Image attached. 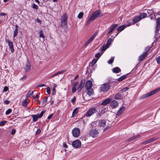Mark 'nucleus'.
I'll return each mask as SVG.
<instances>
[{
	"label": "nucleus",
	"instance_id": "5",
	"mask_svg": "<svg viewBox=\"0 0 160 160\" xmlns=\"http://www.w3.org/2000/svg\"><path fill=\"white\" fill-rule=\"evenodd\" d=\"M110 87V85L108 83H105L102 84L100 87L101 91L104 92L108 90Z\"/></svg>",
	"mask_w": 160,
	"mask_h": 160
},
{
	"label": "nucleus",
	"instance_id": "63",
	"mask_svg": "<svg viewBox=\"0 0 160 160\" xmlns=\"http://www.w3.org/2000/svg\"><path fill=\"white\" fill-rule=\"evenodd\" d=\"M55 93H56L55 89L54 88H53L52 89V95H54L55 94Z\"/></svg>",
	"mask_w": 160,
	"mask_h": 160
},
{
	"label": "nucleus",
	"instance_id": "46",
	"mask_svg": "<svg viewBox=\"0 0 160 160\" xmlns=\"http://www.w3.org/2000/svg\"><path fill=\"white\" fill-rule=\"evenodd\" d=\"M7 122V121L4 120L0 122V126H3Z\"/></svg>",
	"mask_w": 160,
	"mask_h": 160
},
{
	"label": "nucleus",
	"instance_id": "29",
	"mask_svg": "<svg viewBox=\"0 0 160 160\" xmlns=\"http://www.w3.org/2000/svg\"><path fill=\"white\" fill-rule=\"evenodd\" d=\"M31 116L32 118V120L33 122H36L38 120V119L35 115H32Z\"/></svg>",
	"mask_w": 160,
	"mask_h": 160
},
{
	"label": "nucleus",
	"instance_id": "4",
	"mask_svg": "<svg viewBox=\"0 0 160 160\" xmlns=\"http://www.w3.org/2000/svg\"><path fill=\"white\" fill-rule=\"evenodd\" d=\"M103 15L101 14L100 10L96 11L92 15L91 17L93 20H95L97 18L100 17Z\"/></svg>",
	"mask_w": 160,
	"mask_h": 160
},
{
	"label": "nucleus",
	"instance_id": "18",
	"mask_svg": "<svg viewBox=\"0 0 160 160\" xmlns=\"http://www.w3.org/2000/svg\"><path fill=\"white\" fill-rule=\"evenodd\" d=\"M140 137V136L139 134H138L137 135L134 136L132 137L129 138L127 140V141L128 142H130L132 141H133L136 139H137Z\"/></svg>",
	"mask_w": 160,
	"mask_h": 160
},
{
	"label": "nucleus",
	"instance_id": "19",
	"mask_svg": "<svg viewBox=\"0 0 160 160\" xmlns=\"http://www.w3.org/2000/svg\"><path fill=\"white\" fill-rule=\"evenodd\" d=\"M18 26L17 25H16L15 26V30L14 31V34H13V37H15L18 35Z\"/></svg>",
	"mask_w": 160,
	"mask_h": 160
},
{
	"label": "nucleus",
	"instance_id": "64",
	"mask_svg": "<svg viewBox=\"0 0 160 160\" xmlns=\"http://www.w3.org/2000/svg\"><path fill=\"white\" fill-rule=\"evenodd\" d=\"M36 20H37V22H38L40 24H41L42 22L41 20L40 19H39L38 18H37L36 19Z\"/></svg>",
	"mask_w": 160,
	"mask_h": 160
},
{
	"label": "nucleus",
	"instance_id": "16",
	"mask_svg": "<svg viewBox=\"0 0 160 160\" xmlns=\"http://www.w3.org/2000/svg\"><path fill=\"white\" fill-rule=\"evenodd\" d=\"M148 55V52H145L144 53L140 55L139 58L138 60L141 61L144 59Z\"/></svg>",
	"mask_w": 160,
	"mask_h": 160
},
{
	"label": "nucleus",
	"instance_id": "45",
	"mask_svg": "<svg viewBox=\"0 0 160 160\" xmlns=\"http://www.w3.org/2000/svg\"><path fill=\"white\" fill-rule=\"evenodd\" d=\"M128 74L126 75H123L121 77V81L127 78V76L128 75Z\"/></svg>",
	"mask_w": 160,
	"mask_h": 160
},
{
	"label": "nucleus",
	"instance_id": "62",
	"mask_svg": "<svg viewBox=\"0 0 160 160\" xmlns=\"http://www.w3.org/2000/svg\"><path fill=\"white\" fill-rule=\"evenodd\" d=\"M150 49V47L149 46H148V47H147L145 49V50L146 51L145 52H147L148 51H149V50Z\"/></svg>",
	"mask_w": 160,
	"mask_h": 160
},
{
	"label": "nucleus",
	"instance_id": "60",
	"mask_svg": "<svg viewBox=\"0 0 160 160\" xmlns=\"http://www.w3.org/2000/svg\"><path fill=\"white\" fill-rule=\"evenodd\" d=\"M98 32V31H96V32L94 33V34L92 35V36L95 38L96 36L97 35Z\"/></svg>",
	"mask_w": 160,
	"mask_h": 160
},
{
	"label": "nucleus",
	"instance_id": "42",
	"mask_svg": "<svg viewBox=\"0 0 160 160\" xmlns=\"http://www.w3.org/2000/svg\"><path fill=\"white\" fill-rule=\"evenodd\" d=\"M12 111V110L11 109H9L6 111L5 112V114L6 115H8L10 114Z\"/></svg>",
	"mask_w": 160,
	"mask_h": 160
},
{
	"label": "nucleus",
	"instance_id": "58",
	"mask_svg": "<svg viewBox=\"0 0 160 160\" xmlns=\"http://www.w3.org/2000/svg\"><path fill=\"white\" fill-rule=\"evenodd\" d=\"M150 17L151 19H156V15L155 14H154L153 16L152 15H150Z\"/></svg>",
	"mask_w": 160,
	"mask_h": 160
},
{
	"label": "nucleus",
	"instance_id": "12",
	"mask_svg": "<svg viewBox=\"0 0 160 160\" xmlns=\"http://www.w3.org/2000/svg\"><path fill=\"white\" fill-rule=\"evenodd\" d=\"M118 26V25L116 24H113L110 26L108 28V32L107 35H108L111 33L115 28H116Z\"/></svg>",
	"mask_w": 160,
	"mask_h": 160
},
{
	"label": "nucleus",
	"instance_id": "3",
	"mask_svg": "<svg viewBox=\"0 0 160 160\" xmlns=\"http://www.w3.org/2000/svg\"><path fill=\"white\" fill-rule=\"evenodd\" d=\"M159 91H160V88H158L150 92L143 95L142 96V98H148L149 96H151V95L155 94V93L158 92Z\"/></svg>",
	"mask_w": 160,
	"mask_h": 160
},
{
	"label": "nucleus",
	"instance_id": "51",
	"mask_svg": "<svg viewBox=\"0 0 160 160\" xmlns=\"http://www.w3.org/2000/svg\"><path fill=\"white\" fill-rule=\"evenodd\" d=\"M125 108L124 107L122 106L121 107V114L125 110Z\"/></svg>",
	"mask_w": 160,
	"mask_h": 160
},
{
	"label": "nucleus",
	"instance_id": "2",
	"mask_svg": "<svg viewBox=\"0 0 160 160\" xmlns=\"http://www.w3.org/2000/svg\"><path fill=\"white\" fill-rule=\"evenodd\" d=\"M72 133L73 137L78 138L80 134V130L78 128H75L72 130Z\"/></svg>",
	"mask_w": 160,
	"mask_h": 160
},
{
	"label": "nucleus",
	"instance_id": "47",
	"mask_svg": "<svg viewBox=\"0 0 160 160\" xmlns=\"http://www.w3.org/2000/svg\"><path fill=\"white\" fill-rule=\"evenodd\" d=\"M98 60V59H93L92 60L91 63L92 64V65H94L97 62Z\"/></svg>",
	"mask_w": 160,
	"mask_h": 160
},
{
	"label": "nucleus",
	"instance_id": "34",
	"mask_svg": "<svg viewBox=\"0 0 160 160\" xmlns=\"http://www.w3.org/2000/svg\"><path fill=\"white\" fill-rule=\"evenodd\" d=\"M147 13L150 15H152L153 13H154L153 11L152 10L148 9L147 11Z\"/></svg>",
	"mask_w": 160,
	"mask_h": 160
},
{
	"label": "nucleus",
	"instance_id": "14",
	"mask_svg": "<svg viewBox=\"0 0 160 160\" xmlns=\"http://www.w3.org/2000/svg\"><path fill=\"white\" fill-rule=\"evenodd\" d=\"M111 101V99L108 98L103 101L100 104L102 105H105L109 103Z\"/></svg>",
	"mask_w": 160,
	"mask_h": 160
},
{
	"label": "nucleus",
	"instance_id": "20",
	"mask_svg": "<svg viewBox=\"0 0 160 160\" xmlns=\"http://www.w3.org/2000/svg\"><path fill=\"white\" fill-rule=\"evenodd\" d=\"M79 108H76L74 109L72 115V117H74L76 115L78 112Z\"/></svg>",
	"mask_w": 160,
	"mask_h": 160
},
{
	"label": "nucleus",
	"instance_id": "30",
	"mask_svg": "<svg viewBox=\"0 0 160 160\" xmlns=\"http://www.w3.org/2000/svg\"><path fill=\"white\" fill-rule=\"evenodd\" d=\"M139 16L141 19L146 17L147 14L146 13H142L140 14Z\"/></svg>",
	"mask_w": 160,
	"mask_h": 160
},
{
	"label": "nucleus",
	"instance_id": "54",
	"mask_svg": "<svg viewBox=\"0 0 160 160\" xmlns=\"http://www.w3.org/2000/svg\"><path fill=\"white\" fill-rule=\"evenodd\" d=\"M41 132V130L40 129H38L36 132V135L39 134Z\"/></svg>",
	"mask_w": 160,
	"mask_h": 160
},
{
	"label": "nucleus",
	"instance_id": "6",
	"mask_svg": "<svg viewBox=\"0 0 160 160\" xmlns=\"http://www.w3.org/2000/svg\"><path fill=\"white\" fill-rule=\"evenodd\" d=\"M156 20L157 21V25L155 31L156 35L160 36V34L159 33L158 31L160 29V18H156Z\"/></svg>",
	"mask_w": 160,
	"mask_h": 160
},
{
	"label": "nucleus",
	"instance_id": "9",
	"mask_svg": "<svg viewBox=\"0 0 160 160\" xmlns=\"http://www.w3.org/2000/svg\"><path fill=\"white\" fill-rule=\"evenodd\" d=\"M97 110L95 108H91L89 109L87 112L86 116L89 117L96 112Z\"/></svg>",
	"mask_w": 160,
	"mask_h": 160
},
{
	"label": "nucleus",
	"instance_id": "44",
	"mask_svg": "<svg viewBox=\"0 0 160 160\" xmlns=\"http://www.w3.org/2000/svg\"><path fill=\"white\" fill-rule=\"evenodd\" d=\"M128 89L129 88L128 87L124 88L121 90V92H124L128 90Z\"/></svg>",
	"mask_w": 160,
	"mask_h": 160
},
{
	"label": "nucleus",
	"instance_id": "59",
	"mask_svg": "<svg viewBox=\"0 0 160 160\" xmlns=\"http://www.w3.org/2000/svg\"><path fill=\"white\" fill-rule=\"evenodd\" d=\"M10 103V101L8 100H5L4 101V103L5 104H8Z\"/></svg>",
	"mask_w": 160,
	"mask_h": 160
},
{
	"label": "nucleus",
	"instance_id": "38",
	"mask_svg": "<svg viewBox=\"0 0 160 160\" xmlns=\"http://www.w3.org/2000/svg\"><path fill=\"white\" fill-rule=\"evenodd\" d=\"M94 20L91 17H90L88 20L87 22L86 23V25H88L90 23V22L91 21Z\"/></svg>",
	"mask_w": 160,
	"mask_h": 160
},
{
	"label": "nucleus",
	"instance_id": "41",
	"mask_svg": "<svg viewBox=\"0 0 160 160\" xmlns=\"http://www.w3.org/2000/svg\"><path fill=\"white\" fill-rule=\"evenodd\" d=\"M92 41L90 38L87 41V42L85 43L84 46H87L88 44L91 43Z\"/></svg>",
	"mask_w": 160,
	"mask_h": 160
},
{
	"label": "nucleus",
	"instance_id": "56",
	"mask_svg": "<svg viewBox=\"0 0 160 160\" xmlns=\"http://www.w3.org/2000/svg\"><path fill=\"white\" fill-rule=\"evenodd\" d=\"M16 132V130L15 129H13L11 132V134L12 135H14V134H15Z\"/></svg>",
	"mask_w": 160,
	"mask_h": 160
},
{
	"label": "nucleus",
	"instance_id": "13",
	"mask_svg": "<svg viewBox=\"0 0 160 160\" xmlns=\"http://www.w3.org/2000/svg\"><path fill=\"white\" fill-rule=\"evenodd\" d=\"M92 86V83L91 81L88 80L86 83L85 87L87 89H88L91 88Z\"/></svg>",
	"mask_w": 160,
	"mask_h": 160
},
{
	"label": "nucleus",
	"instance_id": "37",
	"mask_svg": "<svg viewBox=\"0 0 160 160\" xmlns=\"http://www.w3.org/2000/svg\"><path fill=\"white\" fill-rule=\"evenodd\" d=\"M114 57L112 58L109 60L108 62V64H112L114 61Z\"/></svg>",
	"mask_w": 160,
	"mask_h": 160
},
{
	"label": "nucleus",
	"instance_id": "21",
	"mask_svg": "<svg viewBox=\"0 0 160 160\" xmlns=\"http://www.w3.org/2000/svg\"><path fill=\"white\" fill-rule=\"evenodd\" d=\"M87 90V93L89 96H91L93 95L94 93V92L93 91V89H88Z\"/></svg>",
	"mask_w": 160,
	"mask_h": 160
},
{
	"label": "nucleus",
	"instance_id": "35",
	"mask_svg": "<svg viewBox=\"0 0 160 160\" xmlns=\"http://www.w3.org/2000/svg\"><path fill=\"white\" fill-rule=\"evenodd\" d=\"M31 7L33 9H35L36 10H38V7L35 3L32 4L31 5Z\"/></svg>",
	"mask_w": 160,
	"mask_h": 160
},
{
	"label": "nucleus",
	"instance_id": "27",
	"mask_svg": "<svg viewBox=\"0 0 160 160\" xmlns=\"http://www.w3.org/2000/svg\"><path fill=\"white\" fill-rule=\"evenodd\" d=\"M39 37L40 38H42L43 39V41L44 40V36L43 34V32L42 30H40L39 32Z\"/></svg>",
	"mask_w": 160,
	"mask_h": 160
},
{
	"label": "nucleus",
	"instance_id": "50",
	"mask_svg": "<svg viewBox=\"0 0 160 160\" xmlns=\"http://www.w3.org/2000/svg\"><path fill=\"white\" fill-rule=\"evenodd\" d=\"M158 139V138H156V137H154V138H152L150 139V140L151 142H153L154 141H155V140H157Z\"/></svg>",
	"mask_w": 160,
	"mask_h": 160
},
{
	"label": "nucleus",
	"instance_id": "40",
	"mask_svg": "<svg viewBox=\"0 0 160 160\" xmlns=\"http://www.w3.org/2000/svg\"><path fill=\"white\" fill-rule=\"evenodd\" d=\"M101 54L99 52L98 53L95 54V57L96 58V59H98V60L99 59V58L101 56Z\"/></svg>",
	"mask_w": 160,
	"mask_h": 160
},
{
	"label": "nucleus",
	"instance_id": "7",
	"mask_svg": "<svg viewBox=\"0 0 160 160\" xmlns=\"http://www.w3.org/2000/svg\"><path fill=\"white\" fill-rule=\"evenodd\" d=\"M67 17L65 14L62 17V19L61 20V26H64L67 24Z\"/></svg>",
	"mask_w": 160,
	"mask_h": 160
},
{
	"label": "nucleus",
	"instance_id": "49",
	"mask_svg": "<svg viewBox=\"0 0 160 160\" xmlns=\"http://www.w3.org/2000/svg\"><path fill=\"white\" fill-rule=\"evenodd\" d=\"M126 27V25H123L121 26V31L123 30Z\"/></svg>",
	"mask_w": 160,
	"mask_h": 160
},
{
	"label": "nucleus",
	"instance_id": "25",
	"mask_svg": "<svg viewBox=\"0 0 160 160\" xmlns=\"http://www.w3.org/2000/svg\"><path fill=\"white\" fill-rule=\"evenodd\" d=\"M45 113V111H42L40 114L38 113L37 114L35 115L37 116L38 119H39L41 118Z\"/></svg>",
	"mask_w": 160,
	"mask_h": 160
},
{
	"label": "nucleus",
	"instance_id": "55",
	"mask_svg": "<svg viewBox=\"0 0 160 160\" xmlns=\"http://www.w3.org/2000/svg\"><path fill=\"white\" fill-rule=\"evenodd\" d=\"M47 92L48 94H49L50 93V89L49 87H47L46 88Z\"/></svg>",
	"mask_w": 160,
	"mask_h": 160
},
{
	"label": "nucleus",
	"instance_id": "61",
	"mask_svg": "<svg viewBox=\"0 0 160 160\" xmlns=\"http://www.w3.org/2000/svg\"><path fill=\"white\" fill-rule=\"evenodd\" d=\"M156 60L158 63L159 64L160 63V56L156 58Z\"/></svg>",
	"mask_w": 160,
	"mask_h": 160
},
{
	"label": "nucleus",
	"instance_id": "28",
	"mask_svg": "<svg viewBox=\"0 0 160 160\" xmlns=\"http://www.w3.org/2000/svg\"><path fill=\"white\" fill-rule=\"evenodd\" d=\"M84 85L82 83H80L78 87L77 88V90L79 92L81 91L82 88H83Z\"/></svg>",
	"mask_w": 160,
	"mask_h": 160
},
{
	"label": "nucleus",
	"instance_id": "10",
	"mask_svg": "<svg viewBox=\"0 0 160 160\" xmlns=\"http://www.w3.org/2000/svg\"><path fill=\"white\" fill-rule=\"evenodd\" d=\"M81 141L78 140L74 141L72 142V146L75 148H78L81 147Z\"/></svg>",
	"mask_w": 160,
	"mask_h": 160
},
{
	"label": "nucleus",
	"instance_id": "24",
	"mask_svg": "<svg viewBox=\"0 0 160 160\" xmlns=\"http://www.w3.org/2000/svg\"><path fill=\"white\" fill-rule=\"evenodd\" d=\"M113 72L115 73H118L120 72V69L118 67L114 68L112 70Z\"/></svg>",
	"mask_w": 160,
	"mask_h": 160
},
{
	"label": "nucleus",
	"instance_id": "43",
	"mask_svg": "<svg viewBox=\"0 0 160 160\" xmlns=\"http://www.w3.org/2000/svg\"><path fill=\"white\" fill-rule=\"evenodd\" d=\"M151 142V141H150V140L149 139H148L147 141H146L144 142H142L141 143V144H147L148 143H150Z\"/></svg>",
	"mask_w": 160,
	"mask_h": 160
},
{
	"label": "nucleus",
	"instance_id": "32",
	"mask_svg": "<svg viewBox=\"0 0 160 160\" xmlns=\"http://www.w3.org/2000/svg\"><path fill=\"white\" fill-rule=\"evenodd\" d=\"M114 98L116 100L120 99V93H118L114 96Z\"/></svg>",
	"mask_w": 160,
	"mask_h": 160
},
{
	"label": "nucleus",
	"instance_id": "1",
	"mask_svg": "<svg viewBox=\"0 0 160 160\" xmlns=\"http://www.w3.org/2000/svg\"><path fill=\"white\" fill-rule=\"evenodd\" d=\"M99 132L97 130L94 129H91L88 135L89 136H91L93 138H95L98 136Z\"/></svg>",
	"mask_w": 160,
	"mask_h": 160
},
{
	"label": "nucleus",
	"instance_id": "48",
	"mask_svg": "<svg viewBox=\"0 0 160 160\" xmlns=\"http://www.w3.org/2000/svg\"><path fill=\"white\" fill-rule=\"evenodd\" d=\"M97 122L96 121H94L93 122H92L91 123V128L92 127H93L95 126Z\"/></svg>",
	"mask_w": 160,
	"mask_h": 160
},
{
	"label": "nucleus",
	"instance_id": "8",
	"mask_svg": "<svg viewBox=\"0 0 160 160\" xmlns=\"http://www.w3.org/2000/svg\"><path fill=\"white\" fill-rule=\"evenodd\" d=\"M6 42L7 43L11 52L12 53H13L14 52L15 50L13 48V45L12 42L10 41L9 40H6Z\"/></svg>",
	"mask_w": 160,
	"mask_h": 160
},
{
	"label": "nucleus",
	"instance_id": "36",
	"mask_svg": "<svg viewBox=\"0 0 160 160\" xmlns=\"http://www.w3.org/2000/svg\"><path fill=\"white\" fill-rule=\"evenodd\" d=\"M84 13L83 12H80L78 16V18L79 19L82 18L83 17Z\"/></svg>",
	"mask_w": 160,
	"mask_h": 160
},
{
	"label": "nucleus",
	"instance_id": "53",
	"mask_svg": "<svg viewBox=\"0 0 160 160\" xmlns=\"http://www.w3.org/2000/svg\"><path fill=\"white\" fill-rule=\"evenodd\" d=\"M8 88L7 86H5L3 90V92H5L8 90Z\"/></svg>",
	"mask_w": 160,
	"mask_h": 160
},
{
	"label": "nucleus",
	"instance_id": "26",
	"mask_svg": "<svg viewBox=\"0 0 160 160\" xmlns=\"http://www.w3.org/2000/svg\"><path fill=\"white\" fill-rule=\"evenodd\" d=\"M33 93V91L29 90L28 92V93H27V94L26 95V98H28L30 97L32 95Z\"/></svg>",
	"mask_w": 160,
	"mask_h": 160
},
{
	"label": "nucleus",
	"instance_id": "23",
	"mask_svg": "<svg viewBox=\"0 0 160 160\" xmlns=\"http://www.w3.org/2000/svg\"><path fill=\"white\" fill-rule=\"evenodd\" d=\"M141 20L139 16L137 17H134L133 19V21L134 23L139 21Z\"/></svg>",
	"mask_w": 160,
	"mask_h": 160
},
{
	"label": "nucleus",
	"instance_id": "57",
	"mask_svg": "<svg viewBox=\"0 0 160 160\" xmlns=\"http://www.w3.org/2000/svg\"><path fill=\"white\" fill-rule=\"evenodd\" d=\"M76 97H74L72 99V100H71V102H72V103L74 104L76 101Z\"/></svg>",
	"mask_w": 160,
	"mask_h": 160
},
{
	"label": "nucleus",
	"instance_id": "33",
	"mask_svg": "<svg viewBox=\"0 0 160 160\" xmlns=\"http://www.w3.org/2000/svg\"><path fill=\"white\" fill-rule=\"evenodd\" d=\"M47 97H45L44 98H43L42 99V103L43 104H45L47 102Z\"/></svg>",
	"mask_w": 160,
	"mask_h": 160
},
{
	"label": "nucleus",
	"instance_id": "52",
	"mask_svg": "<svg viewBox=\"0 0 160 160\" xmlns=\"http://www.w3.org/2000/svg\"><path fill=\"white\" fill-rule=\"evenodd\" d=\"M76 87H72V92L74 93L76 92Z\"/></svg>",
	"mask_w": 160,
	"mask_h": 160
},
{
	"label": "nucleus",
	"instance_id": "22",
	"mask_svg": "<svg viewBox=\"0 0 160 160\" xmlns=\"http://www.w3.org/2000/svg\"><path fill=\"white\" fill-rule=\"evenodd\" d=\"M106 122L105 120L103 119L100 120L99 123L101 126L104 127L106 124Z\"/></svg>",
	"mask_w": 160,
	"mask_h": 160
},
{
	"label": "nucleus",
	"instance_id": "17",
	"mask_svg": "<svg viewBox=\"0 0 160 160\" xmlns=\"http://www.w3.org/2000/svg\"><path fill=\"white\" fill-rule=\"evenodd\" d=\"M31 65L30 63L28 62L26 63L25 66L26 72H28L30 69Z\"/></svg>",
	"mask_w": 160,
	"mask_h": 160
},
{
	"label": "nucleus",
	"instance_id": "15",
	"mask_svg": "<svg viewBox=\"0 0 160 160\" xmlns=\"http://www.w3.org/2000/svg\"><path fill=\"white\" fill-rule=\"evenodd\" d=\"M30 102L29 99L28 98H27L22 102V105L24 107H26L28 105Z\"/></svg>",
	"mask_w": 160,
	"mask_h": 160
},
{
	"label": "nucleus",
	"instance_id": "39",
	"mask_svg": "<svg viewBox=\"0 0 160 160\" xmlns=\"http://www.w3.org/2000/svg\"><path fill=\"white\" fill-rule=\"evenodd\" d=\"M112 41V39L111 38H109L108 39L106 44L108 45V46L111 44V43Z\"/></svg>",
	"mask_w": 160,
	"mask_h": 160
},
{
	"label": "nucleus",
	"instance_id": "11",
	"mask_svg": "<svg viewBox=\"0 0 160 160\" xmlns=\"http://www.w3.org/2000/svg\"><path fill=\"white\" fill-rule=\"evenodd\" d=\"M110 106L112 108H115L118 106V102L115 100H113L110 102Z\"/></svg>",
	"mask_w": 160,
	"mask_h": 160
},
{
	"label": "nucleus",
	"instance_id": "31",
	"mask_svg": "<svg viewBox=\"0 0 160 160\" xmlns=\"http://www.w3.org/2000/svg\"><path fill=\"white\" fill-rule=\"evenodd\" d=\"M109 47V46L106 44L104 45H103L101 49V50L102 51H105L108 47Z\"/></svg>",
	"mask_w": 160,
	"mask_h": 160
}]
</instances>
